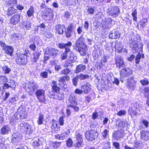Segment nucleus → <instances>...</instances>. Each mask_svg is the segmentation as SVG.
<instances>
[{
    "label": "nucleus",
    "mask_w": 149,
    "mask_h": 149,
    "mask_svg": "<svg viewBox=\"0 0 149 149\" xmlns=\"http://www.w3.org/2000/svg\"><path fill=\"white\" fill-rule=\"evenodd\" d=\"M123 133L124 131L122 130L115 131L113 134V138L115 140H119L123 136Z\"/></svg>",
    "instance_id": "nucleus-14"
},
{
    "label": "nucleus",
    "mask_w": 149,
    "mask_h": 149,
    "mask_svg": "<svg viewBox=\"0 0 149 149\" xmlns=\"http://www.w3.org/2000/svg\"><path fill=\"white\" fill-rule=\"evenodd\" d=\"M45 91L43 89H38L36 92V95L40 102H45Z\"/></svg>",
    "instance_id": "nucleus-6"
},
{
    "label": "nucleus",
    "mask_w": 149,
    "mask_h": 149,
    "mask_svg": "<svg viewBox=\"0 0 149 149\" xmlns=\"http://www.w3.org/2000/svg\"><path fill=\"white\" fill-rule=\"evenodd\" d=\"M132 108L136 111H140L142 109L141 105L139 103H135L132 104Z\"/></svg>",
    "instance_id": "nucleus-25"
},
{
    "label": "nucleus",
    "mask_w": 149,
    "mask_h": 149,
    "mask_svg": "<svg viewBox=\"0 0 149 149\" xmlns=\"http://www.w3.org/2000/svg\"><path fill=\"white\" fill-rule=\"evenodd\" d=\"M52 11L49 8H45L42 10V16L43 18L45 20H47L49 18L48 17L50 14H52Z\"/></svg>",
    "instance_id": "nucleus-11"
},
{
    "label": "nucleus",
    "mask_w": 149,
    "mask_h": 149,
    "mask_svg": "<svg viewBox=\"0 0 149 149\" xmlns=\"http://www.w3.org/2000/svg\"><path fill=\"white\" fill-rule=\"evenodd\" d=\"M8 82L10 83V87L12 88L13 89H14L15 88V82L13 80H10V81H8Z\"/></svg>",
    "instance_id": "nucleus-52"
},
{
    "label": "nucleus",
    "mask_w": 149,
    "mask_h": 149,
    "mask_svg": "<svg viewBox=\"0 0 149 149\" xmlns=\"http://www.w3.org/2000/svg\"><path fill=\"white\" fill-rule=\"evenodd\" d=\"M52 129L55 132L58 131L59 130V127H58L57 123L54 122L52 127Z\"/></svg>",
    "instance_id": "nucleus-43"
},
{
    "label": "nucleus",
    "mask_w": 149,
    "mask_h": 149,
    "mask_svg": "<svg viewBox=\"0 0 149 149\" xmlns=\"http://www.w3.org/2000/svg\"><path fill=\"white\" fill-rule=\"evenodd\" d=\"M19 114L15 113L13 115L11 116L9 118L10 123L12 125H15L17 123L19 119Z\"/></svg>",
    "instance_id": "nucleus-15"
},
{
    "label": "nucleus",
    "mask_w": 149,
    "mask_h": 149,
    "mask_svg": "<svg viewBox=\"0 0 149 149\" xmlns=\"http://www.w3.org/2000/svg\"><path fill=\"white\" fill-rule=\"evenodd\" d=\"M69 58L70 60L72 62H74V61L76 60L77 59V57L74 56L73 54L72 53H70V55Z\"/></svg>",
    "instance_id": "nucleus-51"
},
{
    "label": "nucleus",
    "mask_w": 149,
    "mask_h": 149,
    "mask_svg": "<svg viewBox=\"0 0 149 149\" xmlns=\"http://www.w3.org/2000/svg\"><path fill=\"white\" fill-rule=\"evenodd\" d=\"M141 138L144 140H149V131H142L141 132Z\"/></svg>",
    "instance_id": "nucleus-24"
},
{
    "label": "nucleus",
    "mask_w": 149,
    "mask_h": 149,
    "mask_svg": "<svg viewBox=\"0 0 149 149\" xmlns=\"http://www.w3.org/2000/svg\"><path fill=\"white\" fill-rule=\"evenodd\" d=\"M123 48V46L121 43H116L115 46L116 51L118 53L121 52Z\"/></svg>",
    "instance_id": "nucleus-32"
},
{
    "label": "nucleus",
    "mask_w": 149,
    "mask_h": 149,
    "mask_svg": "<svg viewBox=\"0 0 149 149\" xmlns=\"http://www.w3.org/2000/svg\"><path fill=\"white\" fill-rule=\"evenodd\" d=\"M44 35L47 38H50L52 36V34L49 31H46L44 33Z\"/></svg>",
    "instance_id": "nucleus-53"
},
{
    "label": "nucleus",
    "mask_w": 149,
    "mask_h": 149,
    "mask_svg": "<svg viewBox=\"0 0 149 149\" xmlns=\"http://www.w3.org/2000/svg\"><path fill=\"white\" fill-rule=\"evenodd\" d=\"M4 50L5 52L7 54L9 55L10 56L12 55V53L13 52V48L11 46H7L6 47H5Z\"/></svg>",
    "instance_id": "nucleus-30"
},
{
    "label": "nucleus",
    "mask_w": 149,
    "mask_h": 149,
    "mask_svg": "<svg viewBox=\"0 0 149 149\" xmlns=\"http://www.w3.org/2000/svg\"><path fill=\"white\" fill-rule=\"evenodd\" d=\"M126 113V111L124 110L120 111L117 113V115L118 116H122L125 115Z\"/></svg>",
    "instance_id": "nucleus-58"
},
{
    "label": "nucleus",
    "mask_w": 149,
    "mask_h": 149,
    "mask_svg": "<svg viewBox=\"0 0 149 149\" xmlns=\"http://www.w3.org/2000/svg\"><path fill=\"white\" fill-rule=\"evenodd\" d=\"M68 134L66 132H64L62 133L61 134H58L55 135V137L56 139L63 140L67 137Z\"/></svg>",
    "instance_id": "nucleus-33"
},
{
    "label": "nucleus",
    "mask_w": 149,
    "mask_h": 149,
    "mask_svg": "<svg viewBox=\"0 0 149 149\" xmlns=\"http://www.w3.org/2000/svg\"><path fill=\"white\" fill-rule=\"evenodd\" d=\"M71 70L69 68H65L62 70L61 74L62 75H67L69 74Z\"/></svg>",
    "instance_id": "nucleus-46"
},
{
    "label": "nucleus",
    "mask_w": 149,
    "mask_h": 149,
    "mask_svg": "<svg viewBox=\"0 0 149 149\" xmlns=\"http://www.w3.org/2000/svg\"><path fill=\"white\" fill-rule=\"evenodd\" d=\"M127 122L126 121H123L120 120L118 123V126L121 128H123L127 125Z\"/></svg>",
    "instance_id": "nucleus-41"
},
{
    "label": "nucleus",
    "mask_w": 149,
    "mask_h": 149,
    "mask_svg": "<svg viewBox=\"0 0 149 149\" xmlns=\"http://www.w3.org/2000/svg\"><path fill=\"white\" fill-rule=\"evenodd\" d=\"M108 131H107V129H105L103 132L102 133V136L104 138H106L107 137V135L108 134Z\"/></svg>",
    "instance_id": "nucleus-64"
},
{
    "label": "nucleus",
    "mask_w": 149,
    "mask_h": 149,
    "mask_svg": "<svg viewBox=\"0 0 149 149\" xmlns=\"http://www.w3.org/2000/svg\"><path fill=\"white\" fill-rule=\"evenodd\" d=\"M90 86V83L88 82L86 83V84L81 86V89L84 93L87 94L88 93L89 91L91 89Z\"/></svg>",
    "instance_id": "nucleus-18"
},
{
    "label": "nucleus",
    "mask_w": 149,
    "mask_h": 149,
    "mask_svg": "<svg viewBox=\"0 0 149 149\" xmlns=\"http://www.w3.org/2000/svg\"><path fill=\"white\" fill-rule=\"evenodd\" d=\"M120 80L122 82H123L125 81V78L128 76V74L125 72V70L123 69H122L120 72Z\"/></svg>",
    "instance_id": "nucleus-29"
},
{
    "label": "nucleus",
    "mask_w": 149,
    "mask_h": 149,
    "mask_svg": "<svg viewBox=\"0 0 149 149\" xmlns=\"http://www.w3.org/2000/svg\"><path fill=\"white\" fill-rule=\"evenodd\" d=\"M56 94H52L50 95V97L51 98L57 99L59 100H63L64 97V95L62 93L58 92L56 93Z\"/></svg>",
    "instance_id": "nucleus-22"
},
{
    "label": "nucleus",
    "mask_w": 149,
    "mask_h": 149,
    "mask_svg": "<svg viewBox=\"0 0 149 149\" xmlns=\"http://www.w3.org/2000/svg\"><path fill=\"white\" fill-rule=\"evenodd\" d=\"M44 117V116L43 115L41 114H39L38 118L37 121V123L38 124L41 125L42 124L43 122L45 120Z\"/></svg>",
    "instance_id": "nucleus-42"
},
{
    "label": "nucleus",
    "mask_w": 149,
    "mask_h": 149,
    "mask_svg": "<svg viewBox=\"0 0 149 149\" xmlns=\"http://www.w3.org/2000/svg\"><path fill=\"white\" fill-rule=\"evenodd\" d=\"M70 79V77L68 75H65L62 77L59 80V84L61 82H64L66 81H68Z\"/></svg>",
    "instance_id": "nucleus-44"
},
{
    "label": "nucleus",
    "mask_w": 149,
    "mask_h": 149,
    "mask_svg": "<svg viewBox=\"0 0 149 149\" xmlns=\"http://www.w3.org/2000/svg\"><path fill=\"white\" fill-rule=\"evenodd\" d=\"M137 38L134 36H132L130 38L129 42L130 47L132 48V51L133 53L138 52L135 58L136 63H138L140 61L141 58H143V54H141L139 53L142 50L143 44L141 43L137 44Z\"/></svg>",
    "instance_id": "nucleus-1"
},
{
    "label": "nucleus",
    "mask_w": 149,
    "mask_h": 149,
    "mask_svg": "<svg viewBox=\"0 0 149 149\" xmlns=\"http://www.w3.org/2000/svg\"><path fill=\"white\" fill-rule=\"evenodd\" d=\"M21 138V135L19 133H14L12 135L11 140L13 142L17 143L20 141Z\"/></svg>",
    "instance_id": "nucleus-20"
},
{
    "label": "nucleus",
    "mask_w": 149,
    "mask_h": 149,
    "mask_svg": "<svg viewBox=\"0 0 149 149\" xmlns=\"http://www.w3.org/2000/svg\"><path fill=\"white\" fill-rule=\"evenodd\" d=\"M31 23L29 22L23 21L20 26L24 29L29 30L31 28Z\"/></svg>",
    "instance_id": "nucleus-21"
},
{
    "label": "nucleus",
    "mask_w": 149,
    "mask_h": 149,
    "mask_svg": "<svg viewBox=\"0 0 149 149\" xmlns=\"http://www.w3.org/2000/svg\"><path fill=\"white\" fill-rule=\"evenodd\" d=\"M56 32L59 34L62 35L65 30V26L63 25L58 24L55 26Z\"/></svg>",
    "instance_id": "nucleus-16"
},
{
    "label": "nucleus",
    "mask_w": 149,
    "mask_h": 149,
    "mask_svg": "<svg viewBox=\"0 0 149 149\" xmlns=\"http://www.w3.org/2000/svg\"><path fill=\"white\" fill-rule=\"evenodd\" d=\"M76 136L77 141H79V140H83L82 135L78 132H76Z\"/></svg>",
    "instance_id": "nucleus-57"
},
{
    "label": "nucleus",
    "mask_w": 149,
    "mask_h": 149,
    "mask_svg": "<svg viewBox=\"0 0 149 149\" xmlns=\"http://www.w3.org/2000/svg\"><path fill=\"white\" fill-rule=\"evenodd\" d=\"M147 24V19L146 18H143L139 22V24L142 27H144Z\"/></svg>",
    "instance_id": "nucleus-45"
},
{
    "label": "nucleus",
    "mask_w": 149,
    "mask_h": 149,
    "mask_svg": "<svg viewBox=\"0 0 149 149\" xmlns=\"http://www.w3.org/2000/svg\"><path fill=\"white\" fill-rule=\"evenodd\" d=\"M141 123H142L145 125L146 127H147L148 126L149 122L143 119L141 122Z\"/></svg>",
    "instance_id": "nucleus-63"
},
{
    "label": "nucleus",
    "mask_w": 149,
    "mask_h": 149,
    "mask_svg": "<svg viewBox=\"0 0 149 149\" xmlns=\"http://www.w3.org/2000/svg\"><path fill=\"white\" fill-rule=\"evenodd\" d=\"M21 16L19 14H16L10 18V23L15 25L18 24L20 21Z\"/></svg>",
    "instance_id": "nucleus-12"
},
{
    "label": "nucleus",
    "mask_w": 149,
    "mask_h": 149,
    "mask_svg": "<svg viewBox=\"0 0 149 149\" xmlns=\"http://www.w3.org/2000/svg\"><path fill=\"white\" fill-rule=\"evenodd\" d=\"M77 77L80 80H84L89 77V76L87 74H81L79 75H77Z\"/></svg>",
    "instance_id": "nucleus-49"
},
{
    "label": "nucleus",
    "mask_w": 149,
    "mask_h": 149,
    "mask_svg": "<svg viewBox=\"0 0 149 149\" xmlns=\"http://www.w3.org/2000/svg\"><path fill=\"white\" fill-rule=\"evenodd\" d=\"M73 28V25L72 24H71L67 28L65 31V36L67 38H69L71 36Z\"/></svg>",
    "instance_id": "nucleus-19"
},
{
    "label": "nucleus",
    "mask_w": 149,
    "mask_h": 149,
    "mask_svg": "<svg viewBox=\"0 0 149 149\" xmlns=\"http://www.w3.org/2000/svg\"><path fill=\"white\" fill-rule=\"evenodd\" d=\"M7 79L5 76H0V84H3L7 81Z\"/></svg>",
    "instance_id": "nucleus-50"
},
{
    "label": "nucleus",
    "mask_w": 149,
    "mask_h": 149,
    "mask_svg": "<svg viewBox=\"0 0 149 149\" xmlns=\"http://www.w3.org/2000/svg\"><path fill=\"white\" fill-rule=\"evenodd\" d=\"M20 129L22 131L27 134H31L33 131V128L31 125L26 123H23L20 124Z\"/></svg>",
    "instance_id": "nucleus-4"
},
{
    "label": "nucleus",
    "mask_w": 149,
    "mask_h": 149,
    "mask_svg": "<svg viewBox=\"0 0 149 149\" xmlns=\"http://www.w3.org/2000/svg\"><path fill=\"white\" fill-rule=\"evenodd\" d=\"M120 36L119 32L116 31L114 33H111L109 35V37L110 38L116 39L120 37Z\"/></svg>",
    "instance_id": "nucleus-31"
},
{
    "label": "nucleus",
    "mask_w": 149,
    "mask_h": 149,
    "mask_svg": "<svg viewBox=\"0 0 149 149\" xmlns=\"http://www.w3.org/2000/svg\"><path fill=\"white\" fill-rule=\"evenodd\" d=\"M52 88L53 91L56 93L58 92H59L60 88L58 86H57V84L56 81H53L52 82Z\"/></svg>",
    "instance_id": "nucleus-27"
},
{
    "label": "nucleus",
    "mask_w": 149,
    "mask_h": 149,
    "mask_svg": "<svg viewBox=\"0 0 149 149\" xmlns=\"http://www.w3.org/2000/svg\"><path fill=\"white\" fill-rule=\"evenodd\" d=\"M97 133L93 130L86 131L85 132L86 137L88 140H94L97 137Z\"/></svg>",
    "instance_id": "nucleus-5"
},
{
    "label": "nucleus",
    "mask_w": 149,
    "mask_h": 149,
    "mask_svg": "<svg viewBox=\"0 0 149 149\" xmlns=\"http://www.w3.org/2000/svg\"><path fill=\"white\" fill-rule=\"evenodd\" d=\"M2 68L4 73L6 74L9 73L11 71V69L6 65L2 66Z\"/></svg>",
    "instance_id": "nucleus-39"
},
{
    "label": "nucleus",
    "mask_w": 149,
    "mask_h": 149,
    "mask_svg": "<svg viewBox=\"0 0 149 149\" xmlns=\"http://www.w3.org/2000/svg\"><path fill=\"white\" fill-rule=\"evenodd\" d=\"M74 49L78 51L81 55L84 56L86 54V45L84 43V38L81 36L76 41Z\"/></svg>",
    "instance_id": "nucleus-2"
},
{
    "label": "nucleus",
    "mask_w": 149,
    "mask_h": 149,
    "mask_svg": "<svg viewBox=\"0 0 149 149\" xmlns=\"http://www.w3.org/2000/svg\"><path fill=\"white\" fill-rule=\"evenodd\" d=\"M140 82L143 85H147L149 83V82L148 80L146 79L141 80Z\"/></svg>",
    "instance_id": "nucleus-54"
},
{
    "label": "nucleus",
    "mask_w": 149,
    "mask_h": 149,
    "mask_svg": "<svg viewBox=\"0 0 149 149\" xmlns=\"http://www.w3.org/2000/svg\"><path fill=\"white\" fill-rule=\"evenodd\" d=\"M23 86L30 95H33L34 91L38 88V85L35 82H29L23 84Z\"/></svg>",
    "instance_id": "nucleus-3"
},
{
    "label": "nucleus",
    "mask_w": 149,
    "mask_h": 149,
    "mask_svg": "<svg viewBox=\"0 0 149 149\" xmlns=\"http://www.w3.org/2000/svg\"><path fill=\"white\" fill-rule=\"evenodd\" d=\"M10 95V93L9 92H6L3 96V100L5 101L6 100Z\"/></svg>",
    "instance_id": "nucleus-62"
},
{
    "label": "nucleus",
    "mask_w": 149,
    "mask_h": 149,
    "mask_svg": "<svg viewBox=\"0 0 149 149\" xmlns=\"http://www.w3.org/2000/svg\"><path fill=\"white\" fill-rule=\"evenodd\" d=\"M42 139L41 138L40 139L36 138L34 139L32 143V145L34 148L38 147L42 145Z\"/></svg>",
    "instance_id": "nucleus-23"
},
{
    "label": "nucleus",
    "mask_w": 149,
    "mask_h": 149,
    "mask_svg": "<svg viewBox=\"0 0 149 149\" xmlns=\"http://www.w3.org/2000/svg\"><path fill=\"white\" fill-rule=\"evenodd\" d=\"M144 95L147 96L149 95V87H146L144 89Z\"/></svg>",
    "instance_id": "nucleus-56"
},
{
    "label": "nucleus",
    "mask_w": 149,
    "mask_h": 149,
    "mask_svg": "<svg viewBox=\"0 0 149 149\" xmlns=\"http://www.w3.org/2000/svg\"><path fill=\"white\" fill-rule=\"evenodd\" d=\"M17 112L18 113H16L18 114L19 117L21 119H22L26 117L27 113L24 107H23L22 106H20L17 109Z\"/></svg>",
    "instance_id": "nucleus-8"
},
{
    "label": "nucleus",
    "mask_w": 149,
    "mask_h": 149,
    "mask_svg": "<svg viewBox=\"0 0 149 149\" xmlns=\"http://www.w3.org/2000/svg\"><path fill=\"white\" fill-rule=\"evenodd\" d=\"M46 54H49L50 56H52L53 58H54L56 56L58 51L56 49L54 48H51L48 49L47 51H46Z\"/></svg>",
    "instance_id": "nucleus-17"
},
{
    "label": "nucleus",
    "mask_w": 149,
    "mask_h": 149,
    "mask_svg": "<svg viewBox=\"0 0 149 149\" xmlns=\"http://www.w3.org/2000/svg\"><path fill=\"white\" fill-rule=\"evenodd\" d=\"M136 83V82L134 80V78L131 76L127 79L126 84L130 89L133 90L135 88Z\"/></svg>",
    "instance_id": "nucleus-10"
},
{
    "label": "nucleus",
    "mask_w": 149,
    "mask_h": 149,
    "mask_svg": "<svg viewBox=\"0 0 149 149\" xmlns=\"http://www.w3.org/2000/svg\"><path fill=\"white\" fill-rule=\"evenodd\" d=\"M137 11L136 10H134L132 13V15L133 17V19L134 21H136L137 19Z\"/></svg>",
    "instance_id": "nucleus-61"
},
{
    "label": "nucleus",
    "mask_w": 149,
    "mask_h": 149,
    "mask_svg": "<svg viewBox=\"0 0 149 149\" xmlns=\"http://www.w3.org/2000/svg\"><path fill=\"white\" fill-rule=\"evenodd\" d=\"M34 43H33L32 44H31L29 45V48H30L31 50L33 51H35L36 50V46L35 45V42H33Z\"/></svg>",
    "instance_id": "nucleus-59"
},
{
    "label": "nucleus",
    "mask_w": 149,
    "mask_h": 149,
    "mask_svg": "<svg viewBox=\"0 0 149 149\" xmlns=\"http://www.w3.org/2000/svg\"><path fill=\"white\" fill-rule=\"evenodd\" d=\"M41 53L40 52L37 51L33 53L34 57L33 58V61L36 62L37 61L39 58V56L40 55Z\"/></svg>",
    "instance_id": "nucleus-36"
},
{
    "label": "nucleus",
    "mask_w": 149,
    "mask_h": 149,
    "mask_svg": "<svg viewBox=\"0 0 149 149\" xmlns=\"http://www.w3.org/2000/svg\"><path fill=\"white\" fill-rule=\"evenodd\" d=\"M69 52L66 51L63 52L61 54L62 59L63 60L66 59L67 58V54Z\"/></svg>",
    "instance_id": "nucleus-55"
},
{
    "label": "nucleus",
    "mask_w": 149,
    "mask_h": 149,
    "mask_svg": "<svg viewBox=\"0 0 149 149\" xmlns=\"http://www.w3.org/2000/svg\"><path fill=\"white\" fill-rule=\"evenodd\" d=\"M102 26L104 29H106L110 26L108 24V23L105 21V19H102L101 22Z\"/></svg>",
    "instance_id": "nucleus-47"
},
{
    "label": "nucleus",
    "mask_w": 149,
    "mask_h": 149,
    "mask_svg": "<svg viewBox=\"0 0 149 149\" xmlns=\"http://www.w3.org/2000/svg\"><path fill=\"white\" fill-rule=\"evenodd\" d=\"M72 45V42L69 41L67 43H59L58 45V47L59 48L61 49L64 48L65 49V51L69 52L70 51V48Z\"/></svg>",
    "instance_id": "nucleus-13"
},
{
    "label": "nucleus",
    "mask_w": 149,
    "mask_h": 149,
    "mask_svg": "<svg viewBox=\"0 0 149 149\" xmlns=\"http://www.w3.org/2000/svg\"><path fill=\"white\" fill-rule=\"evenodd\" d=\"M86 68V66L84 65L80 64L77 65L76 67L75 72L76 73H78L80 72L83 71L85 70Z\"/></svg>",
    "instance_id": "nucleus-28"
},
{
    "label": "nucleus",
    "mask_w": 149,
    "mask_h": 149,
    "mask_svg": "<svg viewBox=\"0 0 149 149\" xmlns=\"http://www.w3.org/2000/svg\"><path fill=\"white\" fill-rule=\"evenodd\" d=\"M113 145L116 149H120V145L118 142H113Z\"/></svg>",
    "instance_id": "nucleus-60"
},
{
    "label": "nucleus",
    "mask_w": 149,
    "mask_h": 149,
    "mask_svg": "<svg viewBox=\"0 0 149 149\" xmlns=\"http://www.w3.org/2000/svg\"><path fill=\"white\" fill-rule=\"evenodd\" d=\"M22 58V65H25L27 63V57L26 56V53H24V54H21Z\"/></svg>",
    "instance_id": "nucleus-38"
},
{
    "label": "nucleus",
    "mask_w": 149,
    "mask_h": 149,
    "mask_svg": "<svg viewBox=\"0 0 149 149\" xmlns=\"http://www.w3.org/2000/svg\"><path fill=\"white\" fill-rule=\"evenodd\" d=\"M115 60L117 68H120L121 67L123 68L124 67L125 64L123 58L120 56H116L115 58Z\"/></svg>",
    "instance_id": "nucleus-7"
},
{
    "label": "nucleus",
    "mask_w": 149,
    "mask_h": 149,
    "mask_svg": "<svg viewBox=\"0 0 149 149\" xmlns=\"http://www.w3.org/2000/svg\"><path fill=\"white\" fill-rule=\"evenodd\" d=\"M34 13V8L32 6H31L27 12V15L29 17L33 16Z\"/></svg>",
    "instance_id": "nucleus-37"
},
{
    "label": "nucleus",
    "mask_w": 149,
    "mask_h": 149,
    "mask_svg": "<svg viewBox=\"0 0 149 149\" xmlns=\"http://www.w3.org/2000/svg\"><path fill=\"white\" fill-rule=\"evenodd\" d=\"M10 130V129L8 125H4L1 129V133L2 134H7Z\"/></svg>",
    "instance_id": "nucleus-26"
},
{
    "label": "nucleus",
    "mask_w": 149,
    "mask_h": 149,
    "mask_svg": "<svg viewBox=\"0 0 149 149\" xmlns=\"http://www.w3.org/2000/svg\"><path fill=\"white\" fill-rule=\"evenodd\" d=\"M11 38L13 41L19 40L20 38V35L19 34L13 33L11 36Z\"/></svg>",
    "instance_id": "nucleus-40"
},
{
    "label": "nucleus",
    "mask_w": 149,
    "mask_h": 149,
    "mask_svg": "<svg viewBox=\"0 0 149 149\" xmlns=\"http://www.w3.org/2000/svg\"><path fill=\"white\" fill-rule=\"evenodd\" d=\"M119 12V9L118 7H113L108 9L107 13L113 17H116L118 16Z\"/></svg>",
    "instance_id": "nucleus-9"
},
{
    "label": "nucleus",
    "mask_w": 149,
    "mask_h": 149,
    "mask_svg": "<svg viewBox=\"0 0 149 149\" xmlns=\"http://www.w3.org/2000/svg\"><path fill=\"white\" fill-rule=\"evenodd\" d=\"M16 10L13 7H11L8 8L7 14L8 15L11 16L13 14L16 13Z\"/></svg>",
    "instance_id": "nucleus-35"
},
{
    "label": "nucleus",
    "mask_w": 149,
    "mask_h": 149,
    "mask_svg": "<svg viewBox=\"0 0 149 149\" xmlns=\"http://www.w3.org/2000/svg\"><path fill=\"white\" fill-rule=\"evenodd\" d=\"M126 72L128 76L131 75L133 74V70L132 69L129 68H125L123 69Z\"/></svg>",
    "instance_id": "nucleus-48"
},
{
    "label": "nucleus",
    "mask_w": 149,
    "mask_h": 149,
    "mask_svg": "<svg viewBox=\"0 0 149 149\" xmlns=\"http://www.w3.org/2000/svg\"><path fill=\"white\" fill-rule=\"evenodd\" d=\"M76 98L74 94H70L69 99V100L72 104H75L76 103Z\"/></svg>",
    "instance_id": "nucleus-34"
}]
</instances>
